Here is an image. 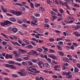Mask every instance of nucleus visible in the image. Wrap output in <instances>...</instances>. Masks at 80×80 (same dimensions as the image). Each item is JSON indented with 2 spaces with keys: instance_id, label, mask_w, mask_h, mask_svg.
<instances>
[{
  "instance_id": "f257e3e1",
  "label": "nucleus",
  "mask_w": 80,
  "mask_h": 80,
  "mask_svg": "<svg viewBox=\"0 0 80 80\" xmlns=\"http://www.w3.org/2000/svg\"><path fill=\"white\" fill-rule=\"evenodd\" d=\"M62 75H66V77L68 78H71L72 77V75H71V72H63L62 73Z\"/></svg>"
},
{
  "instance_id": "f03ea898",
  "label": "nucleus",
  "mask_w": 80,
  "mask_h": 80,
  "mask_svg": "<svg viewBox=\"0 0 80 80\" xmlns=\"http://www.w3.org/2000/svg\"><path fill=\"white\" fill-rule=\"evenodd\" d=\"M31 18L33 19L32 21L31 22V23L34 25H37V24L36 23L38 22V20L36 19V18H35L34 16H31Z\"/></svg>"
},
{
  "instance_id": "7ed1b4c3",
  "label": "nucleus",
  "mask_w": 80,
  "mask_h": 80,
  "mask_svg": "<svg viewBox=\"0 0 80 80\" xmlns=\"http://www.w3.org/2000/svg\"><path fill=\"white\" fill-rule=\"evenodd\" d=\"M48 57H50V58H51L52 59H54V60H57V56H55L54 54H50L48 55Z\"/></svg>"
},
{
  "instance_id": "20e7f679",
  "label": "nucleus",
  "mask_w": 80,
  "mask_h": 80,
  "mask_svg": "<svg viewBox=\"0 0 80 80\" xmlns=\"http://www.w3.org/2000/svg\"><path fill=\"white\" fill-rule=\"evenodd\" d=\"M18 73L22 77H25V76H26V74H27V73L25 71H22V72H18Z\"/></svg>"
},
{
  "instance_id": "39448f33",
  "label": "nucleus",
  "mask_w": 80,
  "mask_h": 80,
  "mask_svg": "<svg viewBox=\"0 0 80 80\" xmlns=\"http://www.w3.org/2000/svg\"><path fill=\"white\" fill-rule=\"evenodd\" d=\"M28 63L29 64H28L27 65L26 69L28 71H29V72H30V61L28 62Z\"/></svg>"
},
{
  "instance_id": "423d86ee",
  "label": "nucleus",
  "mask_w": 80,
  "mask_h": 80,
  "mask_svg": "<svg viewBox=\"0 0 80 80\" xmlns=\"http://www.w3.org/2000/svg\"><path fill=\"white\" fill-rule=\"evenodd\" d=\"M34 53H35V54H36V53H37V52L33 50H31V52H30L31 55H33V54H34Z\"/></svg>"
},
{
  "instance_id": "0eeeda50",
  "label": "nucleus",
  "mask_w": 80,
  "mask_h": 80,
  "mask_svg": "<svg viewBox=\"0 0 80 80\" xmlns=\"http://www.w3.org/2000/svg\"><path fill=\"white\" fill-rule=\"evenodd\" d=\"M15 14H17L18 16H20V15H22V12L19 11L18 12L17 11H15Z\"/></svg>"
},
{
  "instance_id": "6e6552de",
  "label": "nucleus",
  "mask_w": 80,
  "mask_h": 80,
  "mask_svg": "<svg viewBox=\"0 0 80 80\" xmlns=\"http://www.w3.org/2000/svg\"><path fill=\"white\" fill-rule=\"evenodd\" d=\"M42 65L43 67H45L44 63H43V62L42 61H39L38 63V65H39V66H41Z\"/></svg>"
},
{
  "instance_id": "1a4fd4ad",
  "label": "nucleus",
  "mask_w": 80,
  "mask_h": 80,
  "mask_svg": "<svg viewBox=\"0 0 80 80\" xmlns=\"http://www.w3.org/2000/svg\"><path fill=\"white\" fill-rule=\"evenodd\" d=\"M12 31L14 33H16V32H17V31H18V29L16 28H12Z\"/></svg>"
},
{
  "instance_id": "9d476101",
  "label": "nucleus",
  "mask_w": 80,
  "mask_h": 80,
  "mask_svg": "<svg viewBox=\"0 0 80 80\" xmlns=\"http://www.w3.org/2000/svg\"><path fill=\"white\" fill-rule=\"evenodd\" d=\"M40 12H38V13H36L34 14V15L35 17H40Z\"/></svg>"
},
{
  "instance_id": "9b49d317",
  "label": "nucleus",
  "mask_w": 80,
  "mask_h": 80,
  "mask_svg": "<svg viewBox=\"0 0 80 80\" xmlns=\"http://www.w3.org/2000/svg\"><path fill=\"white\" fill-rule=\"evenodd\" d=\"M30 68L32 69V70H34V71H36V70H37V69L35 68V66L34 65L31 66L30 67Z\"/></svg>"
},
{
  "instance_id": "f8f14e48",
  "label": "nucleus",
  "mask_w": 80,
  "mask_h": 80,
  "mask_svg": "<svg viewBox=\"0 0 80 80\" xmlns=\"http://www.w3.org/2000/svg\"><path fill=\"white\" fill-rule=\"evenodd\" d=\"M58 53H59V55H60V56H63L64 55V53L62 52L59 51L58 52Z\"/></svg>"
},
{
  "instance_id": "ddd939ff",
  "label": "nucleus",
  "mask_w": 80,
  "mask_h": 80,
  "mask_svg": "<svg viewBox=\"0 0 80 80\" xmlns=\"http://www.w3.org/2000/svg\"><path fill=\"white\" fill-rule=\"evenodd\" d=\"M63 60L65 62H69V59H68V58L66 57L63 58Z\"/></svg>"
},
{
  "instance_id": "4468645a",
  "label": "nucleus",
  "mask_w": 80,
  "mask_h": 80,
  "mask_svg": "<svg viewBox=\"0 0 80 80\" xmlns=\"http://www.w3.org/2000/svg\"><path fill=\"white\" fill-rule=\"evenodd\" d=\"M10 20L11 21V22H15L16 21V19L14 18H10Z\"/></svg>"
},
{
  "instance_id": "2eb2a0df",
  "label": "nucleus",
  "mask_w": 80,
  "mask_h": 80,
  "mask_svg": "<svg viewBox=\"0 0 80 80\" xmlns=\"http://www.w3.org/2000/svg\"><path fill=\"white\" fill-rule=\"evenodd\" d=\"M19 50L22 53H27V51L25 50H22V49H19Z\"/></svg>"
},
{
  "instance_id": "dca6fc26",
  "label": "nucleus",
  "mask_w": 80,
  "mask_h": 80,
  "mask_svg": "<svg viewBox=\"0 0 80 80\" xmlns=\"http://www.w3.org/2000/svg\"><path fill=\"white\" fill-rule=\"evenodd\" d=\"M74 71L75 72L78 73V72H79V69H78V68L75 67L74 68Z\"/></svg>"
},
{
  "instance_id": "f3484780",
  "label": "nucleus",
  "mask_w": 80,
  "mask_h": 80,
  "mask_svg": "<svg viewBox=\"0 0 80 80\" xmlns=\"http://www.w3.org/2000/svg\"><path fill=\"white\" fill-rule=\"evenodd\" d=\"M47 2L48 4H49V5H51L52 3V1L50 0H47Z\"/></svg>"
},
{
  "instance_id": "a211bd4d",
  "label": "nucleus",
  "mask_w": 80,
  "mask_h": 80,
  "mask_svg": "<svg viewBox=\"0 0 80 80\" xmlns=\"http://www.w3.org/2000/svg\"><path fill=\"white\" fill-rule=\"evenodd\" d=\"M10 68H11L12 69H16V68H16V67H15L12 65H10Z\"/></svg>"
},
{
  "instance_id": "6ab92c4d",
  "label": "nucleus",
  "mask_w": 80,
  "mask_h": 80,
  "mask_svg": "<svg viewBox=\"0 0 80 80\" xmlns=\"http://www.w3.org/2000/svg\"><path fill=\"white\" fill-rule=\"evenodd\" d=\"M74 33L75 34V35H76V37H80V34H78V32H74Z\"/></svg>"
},
{
  "instance_id": "aec40b11",
  "label": "nucleus",
  "mask_w": 80,
  "mask_h": 80,
  "mask_svg": "<svg viewBox=\"0 0 80 80\" xmlns=\"http://www.w3.org/2000/svg\"><path fill=\"white\" fill-rule=\"evenodd\" d=\"M44 27L48 29L49 28L50 26H49V25L48 24H44Z\"/></svg>"
},
{
  "instance_id": "412c9836",
  "label": "nucleus",
  "mask_w": 80,
  "mask_h": 80,
  "mask_svg": "<svg viewBox=\"0 0 80 80\" xmlns=\"http://www.w3.org/2000/svg\"><path fill=\"white\" fill-rule=\"evenodd\" d=\"M37 50L39 52H42V49L40 48H39L37 49Z\"/></svg>"
},
{
  "instance_id": "4be33fe9",
  "label": "nucleus",
  "mask_w": 80,
  "mask_h": 80,
  "mask_svg": "<svg viewBox=\"0 0 80 80\" xmlns=\"http://www.w3.org/2000/svg\"><path fill=\"white\" fill-rule=\"evenodd\" d=\"M57 47L58 48V50H62V48H61L60 46H58V45H57Z\"/></svg>"
},
{
  "instance_id": "5701e85b",
  "label": "nucleus",
  "mask_w": 80,
  "mask_h": 80,
  "mask_svg": "<svg viewBox=\"0 0 80 80\" xmlns=\"http://www.w3.org/2000/svg\"><path fill=\"white\" fill-rule=\"evenodd\" d=\"M4 65L6 67H8V68H10V65L8 64H4Z\"/></svg>"
},
{
  "instance_id": "b1692460",
  "label": "nucleus",
  "mask_w": 80,
  "mask_h": 80,
  "mask_svg": "<svg viewBox=\"0 0 80 80\" xmlns=\"http://www.w3.org/2000/svg\"><path fill=\"white\" fill-rule=\"evenodd\" d=\"M45 67H46L48 68H50V65L48 63H45Z\"/></svg>"
},
{
  "instance_id": "393cba45",
  "label": "nucleus",
  "mask_w": 80,
  "mask_h": 80,
  "mask_svg": "<svg viewBox=\"0 0 80 80\" xmlns=\"http://www.w3.org/2000/svg\"><path fill=\"white\" fill-rule=\"evenodd\" d=\"M32 62H33V63H37V60L35 59H33L32 60Z\"/></svg>"
},
{
  "instance_id": "a878e982",
  "label": "nucleus",
  "mask_w": 80,
  "mask_h": 80,
  "mask_svg": "<svg viewBox=\"0 0 80 80\" xmlns=\"http://www.w3.org/2000/svg\"><path fill=\"white\" fill-rule=\"evenodd\" d=\"M9 64H14L15 63V62L13 61H11L8 62Z\"/></svg>"
},
{
  "instance_id": "bb28decb",
  "label": "nucleus",
  "mask_w": 80,
  "mask_h": 80,
  "mask_svg": "<svg viewBox=\"0 0 80 80\" xmlns=\"http://www.w3.org/2000/svg\"><path fill=\"white\" fill-rule=\"evenodd\" d=\"M63 42L62 41H59L58 43V44L59 45H63Z\"/></svg>"
},
{
  "instance_id": "cd10ccee",
  "label": "nucleus",
  "mask_w": 80,
  "mask_h": 80,
  "mask_svg": "<svg viewBox=\"0 0 80 80\" xmlns=\"http://www.w3.org/2000/svg\"><path fill=\"white\" fill-rule=\"evenodd\" d=\"M16 61H18V62H21L22 59L20 58H17L15 59Z\"/></svg>"
},
{
  "instance_id": "c85d7f7f",
  "label": "nucleus",
  "mask_w": 80,
  "mask_h": 80,
  "mask_svg": "<svg viewBox=\"0 0 80 80\" xmlns=\"http://www.w3.org/2000/svg\"><path fill=\"white\" fill-rule=\"evenodd\" d=\"M49 51L51 53H55V51L53 49H49Z\"/></svg>"
},
{
  "instance_id": "c756f323",
  "label": "nucleus",
  "mask_w": 80,
  "mask_h": 80,
  "mask_svg": "<svg viewBox=\"0 0 80 80\" xmlns=\"http://www.w3.org/2000/svg\"><path fill=\"white\" fill-rule=\"evenodd\" d=\"M57 16H58V17H60L61 18H62V17H63L62 15L61 14V13H60L59 12L57 14Z\"/></svg>"
},
{
  "instance_id": "7c9ffc66",
  "label": "nucleus",
  "mask_w": 80,
  "mask_h": 80,
  "mask_svg": "<svg viewBox=\"0 0 80 80\" xmlns=\"http://www.w3.org/2000/svg\"><path fill=\"white\" fill-rule=\"evenodd\" d=\"M52 10L54 12H56V13H58V10L56 9H55L54 8H53L52 9Z\"/></svg>"
},
{
  "instance_id": "2f4dec72",
  "label": "nucleus",
  "mask_w": 80,
  "mask_h": 80,
  "mask_svg": "<svg viewBox=\"0 0 80 80\" xmlns=\"http://www.w3.org/2000/svg\"><path fill=\"white\" fill-rule=\"evenodd\" d=\"M31 39H32V40L36 42H38V40H37V39L35 38H31Z\"/></svg>"
},
{
  "instance_id": "473e14b6",
  "label": "nucleus",
  "mask_w": 80,
  "mask_h": 80,
  "mask_svg": "<svg viewBox=\"0 0 80 80\" xmlns=\"http://www.w3.org/2000/svg\"><path fill=\"white\" fill-rule=\"evenodd\" d=\"M30 5L31 8H34V6L33 5V4L32 2H31Z\"/></svg>"
},
{
  "instance_id": "72a5a7b5",
  "label": "nucleus",
  "mask_w": 80,
  "mask_h": 80,
  "mask_svg": "<svg viewBox=\"0 0 80 80\" xmlns=\"http://www.w3.org/2000/svg\"><path fill=\"white\" fill-rule=\"evenodd\" d=\"M39 10H41V11H44L45 10L44 8L42 7H40V8H39Z\"/></svg>"
},
{
  "instance_id": "f704fd0d",
  "label": "nucleus",
  "mask_w": 80,
  "mask_h": 80,
  "mask_svg": "<svg viewBox=\"0 0 80 80\" xmlns=\"http://www.w3.org/2000/svg\"><path fill=\"white\" fill-rule=\"evenodd\" d=\"M59 12L61 13H63L64 12L62 8H60L59 10Z\"/></svg>"
},
{
  "instance_id": "c9c22d12",
  "label": "nucleus",
  "mask_w": 80,
  "mask_h": 80,
  "mask_svg": "<svg viewBox=\"0 0 80 80\" xmlns=\"http://www.w3.org/2000/svg\"><path fill=\"white\" fill-rule=\"evenodd\" d=\"M31 43L33 45H34V46H36V44H35V43L34 41H31Z\"/></svg>"
},
{
  "instance_id": "e433bc0d",
  "label": "nucleus",
  "mask_w": 80,
  "mask_h": 80,
  "mask_svg": "<svg viewBox=\"0 0 80 80\" xmlns=\"http://www.w3.org/2000/svg\"><path fill=\"white\" fill-rule=\"evenodd\" d=\"M20 55H18V53H17L15 55V57L16 58H18L19 57H20Z\"/></svg>"
},
{
  "instance_id": "4c0bfd02",
  "label": "nucleus",
  "mask_w": 80,
  "mask_h": 80,
  "mask_svg": "<svg viewBox=\"0 0 80 80\" xmlns=\"http://www.w3.org/2000/svg\"><path fill=\"white\" fill-rule=\"evenodd\" d=\"M23 41L24 42H26L27 45H28V44H29V43H30L28 42V41H27L25 39H23Z\"/></svg>"
},
{
  "instance_id": "58836bf2",
  "label": "nucleus",
  "mask_w": 80,
  "mask_h": 80,
  "mask_svg": "<svg viewBox=\"0 0 80 80\" xmlns=\"http://www.w3.org/2000/svg\"><path fill=\"white\" fill-rule=\"evenodd\" d=\"M1 35H2V36L4 37H5V38H7V37H6L7 36L6 35L4 34V33H1Z\"/></svg>"
},
{
  "instance_id": "ea45409f",
  "label": "nucleus",
  "mask_w": 80,
  "mask_h": 80,
  "mask_svg": "<svg viewBox=\"0 0 80 80\" xmlns=\"http://www.w3.org/2000/svg\"><path fill=\"white\" fill-rule=\"evenodd\" d=\"M50 13L52 14V15H57V14H56V13L53 12H51Z\"/></svg>"
},
{
  "instance_id": "a19ab883",
  "label": "nucleus",
  "mask_w": 80,
  "mask_h": 80,
  "mask_svg": "<svg viewBox=\"0 0 80 80\" xmlns=\"http://www.w3.org/2000/svg\"><path fill=\"white\" fill-rule=\"evenodd\" d=\"M74 6L75 7H80V6L78 4H75L74 5Z\"/></svg>"
},
{
  "instance_id": "79ce46f5",
  "label": "nucleus",
  "mask_w": 80,
  "mask_h": 80,
  "mask_svg": "<svg viewBox=\"0 0 80 80\" xmlns=\"http://www.w3.org/2000/svg\"><path fill=\"white\" fill-rule=\"evenodd\" d=\"M47 60H48L49 63H51V62L52 61V59H51L50 58H48L47 59Z\"/></svg>"
},
{
  "instance_id": "37998d69",
  "label": "nucleus",
  "mask_w": 80,
  "mask_h": 80,
  "mask_svg": "<svg viewBox=\"0 0 80 80\" xmlns=\"http://www.w3.org/2000/svg\"><path fill=\"white\" fill-rule=\"evenodd\" d=\"M0 24L2 27H5V25L4 22H1Z\"/></svg>"
},
{
  "instance_id": "c03bdc74",
  "label": "nucleus",
  "mask_w": 80,
  "mask_h": 80,
  "mask_svg": "<svg viewBox=\"0 0 80 80\" xmlns=\"http://www.w3.org/2000/svg\"><path fill=\"white\" fill-rule=\"evenodd\" d=\"M22 64L23 65H27V62H22Z\"/></svg>"
},
{
  "instance_id": "a18cd8bd",
  "label": "nucleus",
  "mask_w": 80,
  "mask_h": 80,
  "mask_svg": "<svg viewBox=\"0 0 80 80\" xmlns=\"http://www.w3.org/2000/svg\"><path fill=\"white\" fill-rule=\"evenodd\" d=\"M4 23L5 25H8V21H4Z\"/></svg>"
},
{
  "instance_id": "49530a36",
  "label": "nucleus",
  "mask_w": 80,
  "mask_h": 80,
  "mask_svg": "<svg viewBox=\"0 0 80 80\" xmlns=\"http://www.w3.org/2000/svg\"><path fill=\"white\" fill-rule=\"evenodd\" d=\"M74 47H77L78 46V45L76 44V43L75 42H74L73 43V45Z\"/></svg>"
},
{
  "instance_id": "de8ad7c7",
  "label": "nucleus",
  "mask_w": 80,
  "mask_h": 80,
  "mask_svg": "<svg viewBox=\"0 0 80 80\" xmlns=\"http://www.w3.org/2000/svg\"><path fill=\"white\" fill-rule=\"evenodd\" d=\"M12 77H14L15 78L18 77V76L16 74H13L12 75Z\"/></svg>"
},
{
  "instance_id": "09e8293b",
  "label": "nucleus",
  "mask_w": 80,
  "mask_h": 80,
  "mask_svg": "<svg viewBox=\"0 0 80 80\" xmlns=\"http://www.w3.org/2000/svg\"><path fill=\"white\" fill-rule=\"evenodd\" d=\"M7 43V42H5V41H3L2 42V44L3 45H5Z\"/></svg>"
},
{
  "instance_id": "8fccbe9b",
  "label": "nucleus",
  "mask_w": 80,
  "mask_h": 80,
  "mask_svg": "<svg viewBox=\"0 0 80 80\" xmlns=\"http://www.w3.org/2000/svg\"><path fill=\"white\" fill-rule=\"evenodd\" d=\"M49 40L51 42H53L54 41V39L53 38H50L49 39Z\"/></svg>"
},
{
  "instance_id": "3c124183",
  "label": "nucleus",
  "mask_w": 80,
  "mask_h": 80,
  "mask_svg": "<svg viewBox=\"0 0 80 80\" xmlns=\"http://www.w3.org/2000/svg\"><path fill=\"white\" fill-rule=\"evenodd\" d=\"M18 23H19V24H21V23H22V21L21 20H18L17 21Z\"/></svg>"
},
{
  "instance_id": "603ef678",
  "label": "nucleus",
  "mask_w": 80,
  "mask_h": 80,
  "mask_svg": "<svg viewBox=\"0 0 80 80\" xmlns=\"http://www.w3.org/2000/svg\"><path fill=\"white\" fill-rule=\"evenodd\" d=\"M23 59L27 60H28V57H23Z\"/></svg>"
},
{
  "instance_id": "864d4df0",
  "label": "nucleus",
  "mask_w": 80,
  "mask_h": 80,
  "mask_svg": "<svg viewBox=\"0 0 80 80\" xmlns=\"http://www.w3.org/2000/svg\"><path fill=\"white\" fill-rule=\"evenodd\" d=\"M52 77L53 78H58V76L56 75H53Z\"/></svg>"
},
{
  "instance_id": "5fc2aeb1",
  "label": "nucleus",
  "mask_w": 80,
  "mask_h": 80,
  "mask_svg": "<svg viewBox=\"0 0 80 80\" xmlns=\"http://www.w3.org/2000/svg\"><path fill=\"white\" fill-rule=\"evenodd\" d=\"M39 32L40 33H43V31L42 30H39Z\"/></svg>"
},
{
  "instance_id": "6e6d98bb",
  "label": "nucleus",
  "mask_w": 80,
  "mask_h": 80,
  "mask_svg": "<svg viewBox=\"0 0 80 80\" xmlns=\"http://www.w3.org/2000/svg\"><path fill=\"white\" fill-rule=\"evenodd\" d=\"M7 9L5 8V9L4 10H3V11L4 13H7V12H8V11H7Z\"/></svg>"
},
{
  "instance_id": "4d7b16f0",
  "label": "nucleus",
  "mask_w": 80,
  "mask_h": 80,
  "mask_svg": "<svg viewBox=\"0 0 80 80\" xmlns=\"http://www.w3.org/2000/svg\"><path fill=\"white\" fill-rule=\"evenodd\" d=\"M52 18H53V19H56V18H57V17L55 16V15H52Z\"/></svg>"
},
{
  "instance_id": "13d9d810",
  "label": "nucleus",
  "mask_w": 80,
  "mask_h": 80,
  "mask_svg": "<svg viewBox=\"0 0 80 80\" xmlns=\"http://www.w3.org/2000/svg\"><path fill=\"white\" fill-rule=\"evenodd\" d=\"M15 64H16V65H18V66H21V64L20 63H19L18 62H15Z\"/></svg>"
},
{
  "instance_id": "bf43d9fd",
  "label": "nucleus",
  "mask_w": 80,
  "mask_h": 80,
  "mask_svg": "<svg viewBox=\"0 0 80 80\" xmlns=\"http://www.w3.org/2000/svg\"><path fill=\"white\" fill-rule=\"evenodd\" d=\"M77 67L80 68V63H78L77 64Z\"/></svg>"
},
{
  "instance_id": "052dcab7",
  "label": "nucleus",
  "mask_w": 80,
  "mask_h": 80,
  "mask_svg": "<svg viewBox=\"0 0 80 80\" xmlns=\"http://www.w3.org/2000/svg\"><path fill=\"white\" fill-rule=\"evenodd\" d=\"M48 49L47 48H45L44 49V51H43V52H46L47 51H48Z\"/></svg>"
},
{
  "instance_id": "680f3d73",
  "label": "nucleus",
  "mask_w": 80,
  "mask_h": 80,
  "mask_svg": "<svg viewBox=\"0 0 80 80\" xmlns=\"http://www.w3.org/2000/svg\"><path fill=\"white\" fill-rule=\"evenodd\" d=\"M70 49H72V50H74V46H73V45H71L70 47Z\"/></svg>"
},
{
  "instance_id": "e2e57ef3",
  "label": "nucleus",
  "mask_w": 80,
  "mask_h": 80,
  "mask_svg": "<svg viewBox=\"0 0 80 80\" xmlns=\"http://www.w3.org/2000/svg\"><path fill=\"white\" fill-rule=\"evenodd\" d=\"M44 20L46 23H48V19H44Z\"/></svg>"
},
{
  "instance_id": "0e129e2a",
  "label": "nucleus",
  "mask_w": 80,
  "mask_h": 80,
  "mask_svg": "<svg viewBox=\"0 0 80 80\" xmlns=\"http://www.w3.org/2000/svg\"><path fill=\"white\" fill-rule=\"evenodd\" d=\"M8 57H9L8 54H7L5 56L6 58L7 59H8Z\"/></svg>"
},
{
  "instance_id": "69168bd1",
  "label": "nucleus",
  "mask_w": 80,
  "mask_h": 80,
  "mask_svg": "<svg viewBox=\"0 0 80 80\" xmlns=\"http://www.w3.org/2000/svg\"><path fill=\"white\" fill-rule=\"evenodd\" d=\"M11 12L13 14H16L15 13V11H14V10H12Z\"/></svg>"
},
{
  "instance_id": "338daca9",
  "label": "nucleus",
  "mask_w": 80,
  "mask_h": 80,
  "mask_svg": "<svg viewBox=\"0 0 80 80\" xmlns=\"http://www.w3.org/2000/svg\"><path fill=\"white\" fill-rule=\"evenodd\" d=\"M55 32L56 33H60V31L58 30H55Z\"/></svg>"
},
{
  "instance_id": "774afa93",
  "label": "nucleus",
  "mask_w": 80,
  "mask_h": 80,
  "mask_svg": "<svg viewBox=\"0 0 80 80\" xmlns=\"http://www.w3.org/2000/svg\"><path fill=\"white\" fill-rule=\"evenodd\" d=\"M39 80H44V78L42 77H40Z\"/></svg>"
}]
</instances>
